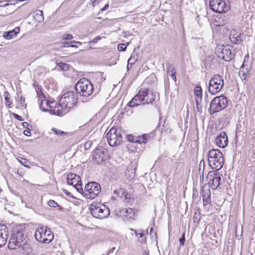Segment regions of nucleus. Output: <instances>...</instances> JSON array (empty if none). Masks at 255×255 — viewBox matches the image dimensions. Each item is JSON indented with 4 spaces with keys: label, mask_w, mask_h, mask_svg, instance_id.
I'll return each mask as SVG.
<instances>
[{
    "label": "nucleus",
    "mask_w": 255,
    "mask_h": 255,
    "mask_svg": "<svg viewBox=\"0 0 255 255\" xmlns=\"http://www.w3.org/2000/svg\"><path fill=\"white\" fill-rule=\"evenodd\" d=\"M155 81V78L153 76L146 78L141 84L138 93L127 105L130 107H134L139 105L153 104L156 99L159 98L158 94L156 93L152 88Z\"/></svg>",
    "instance_id": "obj_1"
},
{
    "label": "nucleus",
    "mask_w": 255,
    "mask_h": 255,
    "mask_svg": "<svg viewBox=\"0 0 255 255\" xmlns=\"http://www.w3.org/2000/svg\"><path fill=\"white\" fill-rule=\"evenodd\" d=\"M25 232L26 228L24 225L19 224L14 227L8 244V248L11 250H15L22 246L25 241Z\"/></svg>",
    "instance_id": "obj_2"
},
{
    "label": "nucleus",
    "mask_w": 255,
    "mask_h": 255,
    "mask_svg": "<svg viewBox=\"0 0 255 255\" xmlns=\"http://www.w3.org/2000/svg\"><path fill=\"white\" fill-rule=\"evenodd\" d=\"M208 161L213 169L219 170L224 163L223 154L219 149L210 150L208 153Z\"/></svg>",
    "instance_id": "obj_3"
},
{
    "label": "nucleus",
    "mask_w": 255,
    "mask_h": 255,
    "mask_svg": "<svg viewBox=\"0 0 255 255\" xmlns=\"http://www.w3.org/2000/svg\"><path fill=\"white\" fill-rule=\"evenodd\" d=\"M75 90L80 96L88 97L94 91V86L91 81L86 78L79 79L75 86Z\"/></svg>",
    "instance_id": "obj_4"
},
{
    "label": "nucleus",
    "mask_w": 255,
    "mask_h": 255,
    "mask_svg": "<svg viewBox=\"0 0 255 255\" xmlns=\"http://www.w3.org/2000/svg\"><path fill=\"white\" fill-rule=\"evenodd\" d=\"M89 210L94 218L100 219L107 218L110 214L108 207L98 202H93L90 205Z\"/></svg>",
    "instance_id": "obj_5"
},
{
    "label": "nucleus",
    "mask_w": 255,
    "mask_h": 255,
    "mask_svg": "<svg viewBox=\"0 0 255 255\" xmlns=\"http://www.w3.org/2000/svg\"><path fill=\"white\" fill-rule=\"evenodd\" d=\"M34 237L38 242L47 244L53 241L54 234L50 228L42 226L36 229Z\"/></svg>",
    "instance_id": "obj_6"
},
{
    "label": "nucleus",
    "mask_w": 255,
    "mask_h": 255,
    "mask_svg": "<svg viewBox=\"0 0 255 255\" xmlns=\"http://www.w3.org/2000/svg\"><path fill=\"white\" fill-rule=\"evenodd\" d=\"M109 144L112 146H117L123 141L121 130L116 127L112 128L106 135Z\"/></svg>",
    "instance_id": "obj_7"
},
{
    "label": "nucleus",
    "mask_w": 255,
    "mask_h": 255,
    "mask_svg": "<svg viewBox=\"0 0 255 255\" xmlns=\"http://www.w3.org/2000/svg\"><path fill=\"white\" fill-rule=\"evenodd\" d=\"M60 101V104L64 105V107L70 111L76 106L77 103V96L74 91H68L62 96Z\"/></svg>",
    "instance_id": "obj_8"
},
{
    "label": "nucleus",
    "mask_w": 255,
    "mask_h": 255,
    "mask_svg": "<svg viewBox=\"0 0 255 255\" xmlns=\"http://www.w3.org/2000/svg\"><path fill=\"white\" fill-rule=\"evenodd\" d=\"M228 103L227 99L223 95L215 97L210 103V114H214L224 109L227 106Z\"/></svg>",
    "instance_id": "obj_9"
},
{
    "label": "nucleus",
    "mask_w": 255,
    "mask_h": 255,
    "mask_svg": "<svg viewBox=\"0 0 255 255\" xmlns=\"http://www.w3.org/2000/svg\"><path fill=\"white\" fill-rule=\"evenodd\" d=\"M224 80L218 74L214 75L210 79L208 87L209 92L212 95L218 93L224 86Z\"/></svg>",
    "instance_id": "obj_10"
},
{
    "label": "nucleus",
    "mask_w": 255,
    "mask_h": 255,
    "mask_svg": "<svg viewBox=\"0 0 255 255\" xmlns=\"http://www.w3.org/2000/svg\"><path fill=\"white\" fill-rule=\"evenodd\" d=\"M101 191L100 184L96 182H90L86 185L84 193L87 198L93 199L98 196Z\"/></svg>",
    "instance_id": "obj_11"
},
{
    "label": "nucleus",
    "mask_w": 255,
    "mask_h": 255,
    "mask_svg": "<svg viewBox=\"0 0 255 255\" xmlns=\"http://www.w3.org/2000/svg\"><path fill=\"white\" fill-rule=\"evenodd\" d=\"M109 158L108 150L102 146H98L93 151L92 159L96 163H101Z\"/></svg>",
    "instance_id": "obj_12"
},
{
    "label": "nucleus",
    "mask_w": 255,
    "mask_h": 255,
    "mask_svg": "<svg viewBox=\"0 0 255 255\" xmlns=\"http://www.w3.org/2000/svg\"><path fill=\"white\" fill-rule=\"evenodd\" d=\"M227 1L228 0H210V8L216 12H226L229 9Z\"/></svg>",
    "instance_id": "obj_13"
},
{
    "label": "nucleus",
    "mask_w": 255,
    "mask_h": 255,
    "mask_svg": "<svg viewBox=\"0 0 255 255\" xmlns=\"http://www.w3.org/2000/svg\"><path fill=\"white\" fill-rule=\"evenodd\" d=\"M218 57L226 61H230L233 57L232 48L229 46H218L216 49Z\"/></svg>",
    "instance_id": "obj_14"
},
{
    "label": "nucleus",
    "mask_w": 255,
    "mask_h": 255,
    "mask_svg": "<svg viewBox=\"0 0 255 255\" xmlns=\"http://www.w3.org/2000/svg\"><path fill=\"white\" fill-rule=\"evenodd\" d=\"M207 179L209 186L212 189L215 190L220 185L221 178L219 173L213 171L208 173Z\"/></svg>",
    "instance_id": "obj_15"
},
{
    "label": "nucleus",
    "mask_w": 255,
    "mask_h": 255,
    "mask_svg": "<svg viewBox=\"0 0 255 255\" xmlns=\"http://www.w3.org/2000/svg\"><path fill=\"white\" fill-rule=\"evenodd\" d=\"M67 181L68 184L74 187L78 192L80 193L83 192L82 181L79 176L72 173H68L67 176Z\"/></svg>",
    "instance_id": "obj_16"
},
{
    "label": "nucleus",
    "mask_w": 255,
    "mask_h": 255,
    "mask_svg": "<svg viewBox=\"0 0 255 255\" xmlns=\"http://www.w3.org/2000/svg\"><path fill=\"white\" fill-rule=\"evenodd\" d=\"M69 112L67 109H66V107H64V105L60 104V101H59V103L56 102V105L52 107L50 113L61 117Z\"/></svg>",
    "instance_id": "obj_17"
},
{
    "label": "nucleus",
    "mask_w": 255,
    "mask_h": 255,
    "mask_svg": "<svg viewBox=\"0 0 255 255\" xmlns=\"http://www.w3.org/2000/svg\"><path fill=\"white\" fill-rule=\"evenodd\" d=\"M40 109L43 111H47L50 113L52 107L56 105V101L53 100H47L46 98L39 102Z\"/></svg>",
    "instance_id": "obj_18"
},
{
    "label": "nucleus",
    "mask_w": 255,
    "mask_h": 255,
    "mask_svg": "<svg viewBox=\"0 0 255 255\" xmlns=\"http://www.w3.org/2000/svg\"><path fill=\"white\" fill-rule=\"evenodd\" d=\"M215 143L220 148H225L228 144V136L226 132H222L218 135L215 139Z\"/></svg>",
    "instance_id": "obj_19"
},
{
    "label": "nucleus",
    "mask_w": 255,
    "mask_h": 255,
    "mask_svg": "<svg viewBox=\"0 0 255 255\" xmlns=\"http://www.w3.org/2000/svg\"><path fill=\"white\" fill-rule=\"evenodd\" d=\"M8 237V230L4 224H0V248L4 246Z\"/></svg>",
    "instance_id": "obj_20"
},
{
    "label": "nucleus",
    "mask_w": 255,
    "mask_h": 255,
    "mask_svg": "<svg viewBox=\"0 0 255 255\" xmlns=\"http://www.w3.org/2000/svg\"><path fill=\"white\" fill-rule=\"evenodd\" d=\"M33 86L35 89L38 102L46 98V95L43 92L42 86L39 85L37 83H34Z\"/></svg>",
    "instance_id": "obj_21"
},
{
    "label": "nucleus",
    "mask_w": 255,
    "mask_h": 255,
    "mask_svg": "<svg viewBox=\"0 0 255 255\" xmlns=\"http://www.w3.org/2000/svg\"><path fill=\"white\" fill-rule=\"evenodd\" d=\"M130 230L134 232V235L139 239L140 242L143 244L146 243V235L147 234V231L140 230L138 232L136 230H133V229H130Z\"/></svg>",
    "instance_id": "obj_22"
},
{
    "label": "nucleus",
    "mask_w": 255,
    "mask_h": 255,
    "mask_svg": "<svg viewBox=\"0 0 255 255\" xmlns=\"http://www.w3.org/2000/svg\"><path fill=\"white\" fill-rule=\"evenodd\" d=\"M19 32V27H16L13 30L4 32L3 34V36L5 39L9 40L15 36Z\"/></svg>",
    "instance_id": "obj_23"
},
{
    "label": "nucleus",
    "mask_w": 255,
    "mask_h": 255,
    "mask_svg": "<svg viewBox=\"0 0 255 255\" xmlns=\"http://www.w3.org/2000/svg\"><path fill=\"white\" fill-rule=\"evenodd\" d=\"M194 95L196 104L198 105L202 99V91L200 86H196L194 88Z\"/></svg>",
    "instance_id": "obj_24"
},
{
    "label": "nucleus",
    "mask_w": 255,
    "mask_h": 255,
    "mask_svg": "<svg viewBox=\"0 0 255 255\" xmlns=\"http://www.w3.org/2000/svg\"><path fill=\"white\" fill-rule=\"evenodd\" d=\"M202 199L204 206H206L209 204H210V203H211V192L210 189H208L206 191H203Z\"/></svg>",
    "instance_id": "obj_25"
},
{
    "label": "nucleus",
    "mask_w": 255,
    "mask_h": 255,
    "mask_svg": "<svg viewBox=\"0 0 255 255\" xmlns=\"http://www.w3.org/2000/svg\"><path fill=\"white\" fill-rule=\"evenodd\" d=\"M152 133L151 132L150 133H143L141 135H138V144H146L151 137V134Z\"/></svg>",
    "instance_id": "obj_26"
},
{
    "label": "nucleus",
    "mask_w": 255,
    "mask_h": 255,
    "mask_svg": "<svg viewBox=\"0 0 255 255\" xmlns=\"http://www.w3.org/2000/svg\"><path fill=\"white\" fill-rule=\"evenodd\" d=\"M52 131L54 134L60 137L69 136L71 135L70 132L64 131L57 128H52Z\"/></svg>",
    "instance_id": "obj_27"
},
{
    "label": "nucleus",
    "mask_w": 255,
    "mask_h": 255,
    "mask_svg": "<svg viewBox=\"0 0 255 255\" xmlns=\"http://www.w3.org/2000/svg\"><path fill=\"white\" fill-rule=\"evenodd\" d=\"M171 131L172 129L168 126V124H166L164 123L161 129V135L163 136L167 135L171 133Z\"/></svg>",
    "instance_id": "obj_28"
},
{
    "label": "nucleus",
    "mask_w": 255,
    "mask_h": 255,
    "mask_svg": "<svg viewBox=\"0 0 255 255\" xmlns=\"http://www.w3.org/2000/svg\"><path fill=\"white\" fill-rule=\"evenodd\" d=\"M123 212L125 214L124 216L127 219L133 218L134 217V212L131 208L125 209L123 210Z\"/></svg>",
    "instance_id": "obj_29"
},
{
    "label": "nucleus",
    "mask_w": 255,
    "mask_h": 255,
    "mask_svg": "<svg viewBox=\"0 0 255 255\" xmlns=\"http://www.w3.org/2000/svg\"><path fill=\"white\" fill-rule=\"evenodd\" d=\"M167 73L168 75H170L173 80L176 82L177 79L176 77V71L175 68L173 66H170L167 70Z\"/></svg>",
    "instance_id": "obj_30"
},
{
    "label": "nucleus",
    "mask_w": 255,
    "mask_h": 255,
    "mask_svg": "<svg viewBox=\"0 0 255 255\" xmlns=\"http://www.w3.org/2000/svg\"><path fill=\"white\" fill-rule=\"evenodd\" d=\"M138 135L136 136L133 134H128L127 135V139L128 141L134 143H138Z\"/></svg>",
    "instance_id": "obj_31"
},
{
    "label": "nucleus",
    "mask_w": 255,
    "mask_h": 255,
    "mask_svg": "<svg viewBox=\"0 0 255 255\" xmlns=\"http://www.w3.org/2000/svg\"><path fill=\"white\" fill-rule=\"evenodd\" d=\"M4 97L5 100V105L8 108H11L12 102L10 100V98L9 97V94L7 92H5L4 93Z\"/></svg>",
    "instance_id": "obj_32"
},
{
    "label": "nucleus",
    "mask_w": 255,
    "mask_h": 255,
    "mask_svg": "<svg viewBox=\"0 0 255 255\" xmlns=\"http://www.w3.org/2000/svg\"><path fill=\"white\" fill-rule=\"evenodd\" d=\"M134 143L127 144V147L129 153H135L137 152V148L134 144Z\"/></svg>",
    "instance_id": "obj_33"
},
{
    "label": "nucleus",
    "mask_w": 255,
    "mask_h": 255,
    "mask_svg": "<svg viewBox=\"0 0 255 255\" xmlns=\"http://www.w3.org/2000/svg\"><path fill=\"white\" fill-rule=\"evenodd\" d=\"M25 102V98L23 96H21L18 101V106H17L16 108H22L24 106L26 107Z\"/></svg>",
    "instance_id": "obj_34"
},
{
    "label": "nucleus",
    "mask_w": 255,
    "mask_h": 255,
    "mask_svg": "<svg viewBox=\"0 0 255 255\" xmlns=\"http://www.w3.org/2000/svg\"><path fill=\"white\" fill-rule=\"evenodd\" d=\"M18 160L22 165L26 167H29L30 163L28 159L20 157Z\"/></svg>",
    "instance_id": "obj_35"
},
{
    "label": "nucleus",
    "mask_w": 255,
    "mask_h": 255,
    "mask_svg": "<svg viewBox=\"0 0 255 255\" xmlns=\"http://www.w3.org/2000/svg\"><path fill=\"white\" fill-rule=\"evenodd\" d=\"M230 38L231 41L234 43H238L241 41V37L240 36H235L234 35L232 34L230 35Z\"/></svg>",
    "instance_id": "obj_36"
},
{
    "label": "nucleus",
    "mask_w": 255,
    "mask_h": 255,
    "mask_svg": "<svg viewBox=\"0 0 255 255\" xmlns=\"http://www.w3.org/2000/svg\"><path fill=\"white\" fill-rule=\"evenodd\" d=\"M57 64L61 69L64 71H67L69 69V65L67 63L59 62Z\"/></svg>",
    "instance_id": "obj_37"
},
{
    "label": "nucleus",
    "mask_w": 255,
    "mask_h": 255,
    "mask_svg": "<svg viewBox=\"0 0 255 255\" xmlns=\"http://www.w3.org/2000/svg\"><path fill=\"white\" fill-rule=\"evenodd\" d=\"M185 232H184L182 235V236L179 239L180 245L182 246L184 245L185 238Z\"/></svg>",
    "instance_id": "obj_38"
},
{
    "label": "nucleus",
    "mask_w": 255,
    "mask_h": 255,
    "mask_svg": "<svg viewBox=\"0 0 255 255\" xmlns=\"http://www.w3.org/2000/svg\"><path fill=\"white\" fill-rule=\"evenodd\" d=\"M92 144L93 142L91 141H86L84 144V148L85 149V150L89 149L91 147Z\"/></svg>",
    "instance_id": "obj_39"
},
{
    "label": "nucleus",
    "mask_w": 255,
    "mask_h": 255,
    "mask_svg": "<svg viewBox=\"0 0 255 255\" xmlns=\"http://www.w3.org/2000/svg\"><path fill=\"white\" fill-rule=\"evenodd\" d=\"M63 193L69 198H71L73 199H75L76 197L73 196L69 191H67L66 189L63 190Z\"/></svg>",
    "instance_id": "obj_40"
},
{
    "label": "nucleus",
    "mask_w": 255,
    "mask_h": 255,
    "mask_svg": "<svg viewBox=\"0 0 255 255\" xmlns=\"http://www.w3.org/2000/svg\"><path fill=\"white\" fill-rule=\"evenodd\" d=\"M48 204L50 207H57L58 206L57 203L52 200H50V201H49Z\"/></svg>",
    "instance_id": "obj_41"
},
{
    "label": "nucleus",
    "mask_w": 255,
    "mask_h": 255,
    "mask_svg": "<svg viewBox=\"0 0 255 255\" xmlns=\"http://www.w3.org/2000/svg\"><path fill=\"white\" fill-rule=\"evenodd\" d=\"M132 163L131 162L130 163V167H131V168L133 167V168L132 169L130 168V167L128 165V170H130L131 171V173H133V174L134 175L135 173V170H136V167H137V165H136V164H135L134 165L132 166Z\"/></svg>",
    "instance_id": "obj_42"
},
{
    "label": "nucleus",
    "mask_w": 255,
    "mask_h": 255,
    "mask_svg": "<svg viewBox=\"0 0 255 255\" xmlns=\"http://www.w3.org/2000/svg\"><path fill=\"white\" fill-rule=\"evenodd\" d=\"M73 38V37L72 34H66L63 36L62 39H63V40H71Z\"/></svg>",
    "instance_id": "obj_43"
},
{
    "label": "nucleus",
    "mask_w": 255,
    "mask_h": 255,
    "mask_svg": "<svg viewBox=\"0 0 255 255\" xmlns=\"http://www.w3.org/2000/svg\"><path fill=\"white\" fill-rule=\"evenodd\" d=\"M126 49V46L124 44H120L118 46V49L120 51H124Z\"/></svg>",
    "instance_id": "obj_44"
},
{
    "label": "nucleus",
    "mask_w": 255,
    "mask_h": 255,
    "mask_svg": "<svg viewBox=\"0 0 255 255\" xmlns=\"http://www.w3.org/2000/svg\"><path fill=\"white\" fill-rule=\"evenodd\" d=\"M11 115L14 119H16V120H18L19 121H22L23 120L21 116H20L16 114L12 113Z\"/></svg>",
    "instance_id": "obj_45"
},
{
    "label": "nucleus",
    "mask_w": 255,
    "mask_h": 255,
    "mask_svg": "<svg viewBox=\"0 0 255 255\" xmlns=\"http://www.w3.org/2000/svg\"><path fill=\"white\" fill-rule=\"evenodd\" d=\"M17 174L20 176L23 177L25 174V170L23 168H18L17 169Z\"/></svg>",
    "instance_id": "obj_46"
},
{
    "label": "nucleus",
    "mask_w": 255,
    "mask_h": 255,
    "mask_svg": "<svg viewBox=\"0 0 255 255\" xmlns=\"http://www.w3.org/2000/svg\"><path fill=\"white\" fill-rule=\"evenodd\" d=\"M28 129V130H24L23 131V134L26 136H29L31 135V132L30 131V129Z\"/></svg>",
    "instance_id": "obj_47"
},
{
    "label": "nucleus",
    "mask_w": 255,
    "mask_h": 255,
    "mask_svg": "<svg viewBox=\"0 0 255 255\" xmlns=\"http://www.w3.org/2000/svg\"><path fill=\"white\" fill-rule=\"evenodd\" d=\"M22 125L24 128H28L29 125L27 122H24L22 123Z\"/></svg>",
    "instance_id": "obj_48"
},
{
    "label": "nucleus",
    "mask_w": 255,
    "mask_h": 255,
    "mask_svg": "<svg viewBox=\"0 0 255 255\" xmlns=\"http://www.w3.org/2000/svg\"><path fill=\"white\" fill-rule=\"evenodd\" d=\"M109 4H108V3H107V4H106L104 6V7L102 8L101 9V10H101V11H104V10H105L109 8Z\"/></svg>",
    "instance_id": "obj_49"
},
{
    "label": "nucleus",
    "mask_w": 255,
    "mask_h": 255,
    "mask_svg": "<svg viewBox=\"0 0 255 255\" xmlns=\"http://www.w3.org/2000/svg\"><path fill=\"white\" fill-rule=\"evenodd\" d=\"M196 215V214H195V215ZM193 221H194V222L198 223L199 221H200V219L198 218L197 217L194 216V217H193Z\"/></svg>",
    "instance_id": "obj_50"
},
{
    "label": "nucleus",
    "mask_w": 255,
    "mask_h": 255,
    "mask_svg": "<svg viewBox=\"0 0 255 255\" xmlns=\"http://www.w3.org/2000/svg\"><path fill=\"white\" fill-rule=\"evenodd\" d=\"M101 39V37L100 36H98L94 38L93 41H94V42H96L98 40H99Z\"/></svg>",
    "instance_id": "obj_51"
},
{
    "label": "nucleus",
    "mask_w": 255,
    "mask_h": 255,
    "mask_svg": "<svg viewBox=\"0 0 255 255\" xmlns=\"http://www.w3.org/2000/svg\"><path fill=\"white\" fill-rule=\"evenodd\" d=\"M3 192L1 189H0V200L3 199Z\"/></svg>",
    "instance_id": "obj_52"
},
{
    "label": "nucleus",
    "mask_w": 255,
    "mask_h": 255,
    "mask_svg": "<svg viewBox=\"0 0 255 255\" xmlns=\"http://www.w3.org/2000/svg\"><path fill=\"white\" fill-rule=\"evenodd\" d=\"M72 42L74 43H76V44H77L79 45H81L82 44V43L81 42H79V41H73Z\"/></svg>",
    "instance_id": "obj_53"
},
{
    "label": "nucleus",
    "mask_w": 255,
    "mask_h": 255,
    "mask_svg": "<svg viewBox=\"0 0 255 255\" xmlns=\"http://www.w3.org/2000/svg\"><path fill=\"white\" fill-rule=\"evenodd\" d=\"M65 44H67V47H77V46H76V45H70L68 43H65Z\"/></svg>",
    "instance_id": "obj_54"
},
{
    "label": "nucleus",
    "mask_w": 255,
    "mask_h": 255,
    "mask_svg": "<svg viewBox=\"0 0 255 255\" xmlns=\"http://www.w3.org/2000/svg\"><path fill=\"white\" fill-rule=\"evenodd\" d=\"M142 255H149V251H145L143 252Z\"/></svg>",
    "instance_id": "obj_55"
},
{
    "label": "nucleus",
    "mask_w": 255,
    "mask_h": 255,
    "mask_svg": "<svg viewBox=\"0 0 255 255\" xmlns=\"http://www.w3.org/2000/svg\"><path fill=\"white\" fill-rule=\"evenodd\" d=\"M202 163H203V165L204 164V160H202L200 161V163H199L200 166H201Z\"/></svg>",
    "instance_id": "obj_56"
},
{
    "label": "nucleus",
    "mask_w": 255,
    "mask_h": 255,
    "mask_svg": "<svg viewBox=\"0 0 255 255\" xmlns=\"http://www.w3.org/2000/svg\"><path fill=\"white\" fill-rule=\"evenodd\" d=\"M39 12L40 13V14L42 16V10H39Z\"/></svg>",
    "instance_id": "obj_57"
},
{
    "label": "nucleus",
    "mask_w": 255,
    "mask_h": 255,
    "mask_svg": "<svg viewBox=\"0 0 255 255\" xmlns=\"http://www.w3.org/2000/svg\"><path fill=\"white\" fill-rule=\"evenodd\" d=\"M23 182H28V181H27V180H25V179H24V180H23Z\"/></svg>",
    "instance_id": "obj_58"
},
{
    "label": "nucleus",
    "mask_w": 255,
    "mask_h": 255,
    "mask_svg": "<svg viewBox=\"0 0 255 255\" xmlns=\"http://www.w3.org/2000/svg\"><path fill=\"white\" fill-rule=\"evenodd\" d=\"M114 192L116 194H118V191L117 190H115Z\"/></svg>",
    "instance_id": "obj_59"
},
{
    "label": "nucleus",
    "mask_w": 255,
    "mask_h": 255,
    "mask_svg": "<svg viewBox=\"0 0 255 255\" xmlns=\"http://www.w3.org/2000/svg\"><path fill=\"white\" fill-rule=\"evenodd\" d=\"M26 255H33L31 254H27Z\"/></svg>",
    "instance_id": "obj_60"
},
{
    "label": "nucleus",
    "mask_w": 255,
    "mask_h": 255,
    "mask_svg": "<svg viewBox=\"0 0 255 255\" xmlns=\"http://www.w3.org/2000/svg\"><path fill=\"white\" fill-rule=\"evenodd\" d=\"M152 230H153V229H152V228H151V229H150V232L152 231Z\"/></svg>",
    "instance_id": "obj_61"
},
{
    "label": "nucleus",
    "mask_w": 255,
    "mask_h": 255,
    "mask_svg": "<svg viewBox=\"0 0 255 255\" xmlns=\"http://www.w3.org/2000/svg\"><path fill=\"white\" fill-rule=\"evenodd\" d=\"M9 5V4H8V3H6V4H5V6H6V5Z\"/></svg>",
    "instance_id": "obj_62"
},
{
    "label": "nucleus",
    "mask_w": 255,
    "mask_h": 255,
    "mask_svg": "<svg viewBox=\"0 0 255 255\" xmlns=\"http://www.w3.org/2000/svg\"><path fill=\"white\" fill-rule=\"evenodd\" d=\"M130 58L129 59H128V63H129V61H130Z\"/></svg>",
    "instance_id": "obj_63"
},
{
    "label": "nucleus",
    "mask_w": 255,
    "mask_h": 255,
    "mask_svg": "<svg viewBox=\"0 0 255 255\" xmlns=\"http://www.w3.org/2000/svg\"><path fill=\"white\" fill-rule=\"evenodd\" d=\"M1 2H2V1H0V3H1Z\"/></svg>",
    "instance_id": "obj_64"
}]
</instances>
